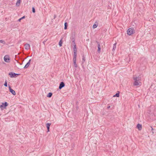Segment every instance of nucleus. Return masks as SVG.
I'll return each instance as SVG.
<instances>
[{
  "label": "nucleus",
  "instance_id": "f257e3e1",
  "mask_svg": "<svg viewBox=\"0 0 156 156\" xmlns=\"http://www.w3.org/2000/svg\"><path fill=\"white\" fill-rule=\"evenodd\" d=\"M127 32L129 35H131L134 32V31L133 29L130 28L128 29Z\"/></svg>",
  "mask_w": 156,
  "mask_h": 156
},
{
  "label": "nucleus",
  "instance_id": "f03ea898",
  "mask_svg": "<svg viewBox=\"0 0 156 156\" xmlns=\"http://www.w3.org/2000/svg\"><path fill=\"white\" fill-rule=\"evenodd\" d=\"M4 61L7 62H10V58L8 55H5L4 58Z\"/></svg>",
  "mask_w": 156,
  "mask_h": 156
},
{
  "label": "nucleus",
  "instance_id": "7ed1b4c3",
  "mask_svg": "<svg viewBox=\"0 0 156 156\" xmlns=\"http://www.w3.org/2000/svg\"><path fill=\"white\" fill-rule=\"evenodd\" d=\"M9 75L10 76L11 78H12L16 77L19 74L10 72L9 73Z\"/></svg>",
  "mask_w": 156,
  "mask_h": 156
},
{
  "label": "nucleus",
  "instance_id": "20e7f679",
  "mask_svg": "<svg viewBox=\"0 0 156 156\" xmlns=\"http://www.w3.org/2000/svg\"><path fill=\"white\" fill-rule=\"evenodd\" d=\"M133 80H134V82L140 81L141 80V78L140 77H139V76L137 77L136 76V75L133 76Z\"/></svg>",
  "mask_w": 156,
  "mask_h": 156
},
{
  "label": "nucleus",
  "instance_id": "39448f33",
  "mask_svg": "<svg viewBox=\"0 0 156 156\" xmlns=\"http://www.w3.org/2000/svg\"><path fill=\"white\" fill-rule=\"evenodd\" d=\"M96 42L98 44V52H100L101 51V45L100 44V43L97 41H96Z\"/></svg>",
  "mask_w": 156,
  "mask_h": 156
},
{
  "label": "nucleus",
  "instance_id": "423d86ee",
  "mask_svg": "<svg viewBox=\"0 0 156 156\" xmlns=\"http://www.w3.org/2000/svg\"><path fill=\"white\" fill-rule=\"evenodd\" d=\"M9 89L11 93L13 95H16V93H15V91L14 90H13V89H11V88L9 86Z\"/></svg>",
  "mask_w": 156,
  "mask_h": 156
},
{
  "label": "nucleus",
  "instance_id": "0eeeda50",
  "mask_svg": "<svg viewBox=\"0 0 156 156\" xmlns=\"http://www.w3.org/2000/svg\"><path fill=\"white\" fill-rule=\"evenodd\" d=\"M25 49L27 50L29 49L30 48V45L28 44H24Z\"/></svg>",
  "mask_w": 156,
  "mask_h": 156
},
{
  "label": "nucleus",
  "instance_id": "6e6552de",
  "mask_svg": "<svg viewBox=\"0 0 156 156\" xmlns=\"http://www.w3.org/2000/svg\"><path fill=\"white\" fill-rule=\"evenodd\" d=\"M31 62V59L29 60L28 62L26 64L25 66H24V68L26 69L29 66L30 64V63Z\"/></svg>",
  "mask_w": 156,
  "mask_h": 156
},
{
  "label": "nucleus",
  "instance_id": "1a4fd4ad",
  "mask_svg": "<svg viewBox=\"0 0 156 156\" xmlns=\"http://www.w3.org/2000/svg\"><path fill=\"white\" fill-rule=\"evenodd\" d=\"M136 127L139 130H141L142 129V125L138 123L136 126Z\"/></svg>",
  "mask_w": 156,
  "mask_h": 156
},
{
  "label": "nucleus",
  "instance_id": "9d476101",
  "mask_svg": "<svg viewBox=\"0 0 156 156\" xmlns=\"http://www.w3.org/2000/svg\"><path fill=\"white\" fill-rule=\"evenodd\" d=\"M65 86V84L63 82H61L60 84L59 87V88L60 89H61L62 87H64Z\"/></svg>",
  "mask_w": 156,
  "mask_h": 156
},
{
  "label": "nucleus",
  "instance_id": "9b49d317",
  "mask_svg": "<svg viewBox=\"0 0 156 156\" xmlns=\"http://www.w3.org/2000/svg\"><path fill=\"white\" fill-rule=\"evenodd\" d=\"M133 85L134 86L140 85L141 82L140 81H138V82L135 81L133 83Z\"/></svg>",
  "mask_w": 156,
  "mask_h": 156
},
{
  "label": "nucleus",
  "instance_id": "f8f14e48",
  "mask_svg": "<svg viewBox=\"0 0 156 156\" xmlns=\"http://www.w3.org/2000/svg\"><path fill=\"white\" fill-rule=\"evenodd\" d=\"M8 104L6 102H5L4 103H2V105L0 106V107H3L7 106Z\"/></svg>",
  "mask_w": 156,
  "mask_h": 156
},
{
  "label": "nucleus",
  "instance_id": "ddd939ff",
  "mask_svg": "<svg viewBox=\"0 0 156 156\" xmlns=\"http://www.w3.org/2000/svg\"><path fill=\"white\" fill-rule=\"evenodd\" d=\"M51 124V123H48L46 124V127H47V129H48L47 132L49 131L50 126Z\"/></svg>",
  "mask_w": 156,
  "mask_h": 156
},
{
  "label": "nucleus",
  "instance_id": "4468645a",
  "mask_svg": "<svg viewBox=\"0 0 156 156\" xmlns=\"http://www.w3.org/2000/svg\"><path fill=\"white\" fill-rule=\"evenodd\" d=\"M20 0H17V2L16 3V5L17 6H19L20 5Z\"/></svg>",
  "mask_w": 156,
  "mask_h": 156
},
{
  "label": "nucleus",
  "instance_id": "2eb2a0df",
  "mask_svg": "<svg viewBox=\"0 0 156 156\" xmlns=\"http://www.w3.org/2000/svg\"><path fill=\"white\" fill-rule=\"evenodd\" d=\"M98 26V23H95L93 25V27L94 29L96 28Z\"/></svg>",
  "mask_w": 156,
  "mask_h": 156
},
{
  "label": "nucleus",
  "instance_id": "dca6fc26",
  "mask_svg": "<svg viewBox=\"0 0 156 156\" xmlns=\"http://www.w3.org/2000/svg\"><path fill=\"white\" fill-rule=\"evenodd\" d=\"M116 43H115V44H113L112 51H114L115 50V49L116 48Z\"/></svg>",
  "mask_w": 156,
  "mask_h": 156
},
{
  "label": "nucleus",
  "instance_id": "f3484780",
  "mask_svg": "<svg viewBox=\"0 0 156 156\" xmlns=\"http://www.w3.org/2000/svg\"><path fill=\"white\" fill-rule=\"evenodd\" d=\"M52 95V93H49L48 95H47V97L48 98L51 97Z\"/></svg>",
  "mask_w": 156,
  "mask_h": 156
},
{
  "label": "nucleus",
  "instance_id": "a211bd4d",
  "mask_svg": "<svg viewBox=\"0 0 156 156\" xmlns=\"http://www.w3.org/2000/svg\"><path fill=\"white\" fill-rule=\"evenodd\" d=\"M119 93H116L114 95V96H113L114 97H119Z\"/></svg>",
  "mask_w": 156,
  "mask_h": 156
},
{
  "label": "nucleus",
  "instance_id": "6ab92c4d",
  "mask_svg": "<svg viewBox=\"0 0 156 156\" xmlns=\"http://www.w3.org/2000/svg\"><path fill=\"white\" fill-rule=\"evenodd\" d=\"M64 25H65L64 29H65V30H66V29H67V22H65V23Z\"/></svg>",
  "mask_w": 156,
  "mask_h": 156
},
{
  "label": "nucleus",
  "instance_id": "aec40b11",
  "mask_svg": "<svg viewBox=\"0 0 156 156\" xmlns=\"http://www.w3.org/2000/svg\"><path fill=\"white\" fill-rule=\"evenodd\" d=\"M62 41L61 40L59 42V45L60 47H61L62 46Z\"/></svg>",
  "mask_w": 156,
  "mask_h": 156
},
{
  "label": "nucleus",
  "instance_id": "412c9836",
  "mask_svg": "<svg viewBox=\"0 0 156 156\" xmlns=\"http://www.w3.org/2000/svg\"><path fill=\"white\" fill-rule=\"evenodd\" d=\"M0 42L4 44H5V41L3 40H0Z\"/></svg>",
  "mask_w": 156,
  "mask_h": 156
},
{
  "label": "nucleus",
  "instance_id": "4be33fe9",
  "mask_svg": "<svg viewBox=\"0 0 156 156\" xmlns=\"http://www.w3.org/2000/svg\"><path fill=\"white\" fill-rule=\"evenodd\" d=\"M73 50L74 52H77V49L76 47H74Z\"/></svg>",
  "mask_w": 156,
  "mask_h": 156
},
{
  "label": "nucleus",
  "instance_id": "5701e85b",
  "mask_svg": "<svg viewBox=\"0 0 156 156\" xmlns=\"http://www.w3.org/2000/svg\"><path fill=\"white\" fill-rule=\"evenodd\" d=\"M25 18V16H23V17H21V18H20V19H19L18 20V21H21V20H22V19H24V18Z\"/></svg>",
  "mask_w": 156,
  "mask_h": 156
},
{
  "label": "nucleus",
  "instance_id": "b1692460",
  "mask_svg": "<svg viewBox=\"0 0 156 156\" xmlns=\"http://www.w3.org/2000/svg\"><path fill=\"white\" fill-rule=\"evenodd\" d=\"M73 63L74 64V66L75 67H77V65L76 64V62H73Z\"/></svg>",
  "mask_w": 156,
  "mask_h": 156
},
{
  "label": "nucleus",
  "instance_id": "393cba45",
  "mask_svg": "<svg viewBox=\"0 0 156 156\" xmlns=\"http://www.w3.org/2000/svg\"><path fill=\"white\" fill-rule=\"evenodd\" d=\"M4 85L5 86V87H7V82H6V80L5 81V82L4 84Z\"/></svg>",
  "mask_w": 156,
  "mask_h": 156
},
{
  "label": "nucleus",
  "instance_id": "a878e982",
  "mask_svg": "<svg viewBox=\"0 0 156 156\" xmlns=\"http://www.w3.org/2000/svg\"><path fill=\"white\" fill-rule=\"evenodd\" d=\"M32 12H33L34 13L35 12V9L34 7H32Z\"/></svg>",
  "mask_w": 156,
  "mask_h": 156
},
{
  "label": "nucleus",
  "instance_id": "bb28decb",
  "mask_svg": "<svg viewBox=\"0 0 156 156\" xmlns=\"http://www.w3.org/2000/svg\"><path fill=\"white\" fill-rule=\"evenodd\" d=\"M73 62H76V58H73Z\"/></svg>",
  "mask_w": 156,
  "mask_h": 156
},
{
  "label": "nucleus",
  "instance_id": "cd10ccee",
  "mask_svg": "<svg viewBox=\"0 0 156 156\" xmlns=\"http://www.w3.org/2000/svg\"><path fill=\"white\" fill-rule=\"evenodd\" d=\"M82 60L83 61V62H84L85 61V58L84 57H83V58H82Z\"/></svg>",
  "mask_w": 156,
  "mask_h": 156
},
{
  "label": "nucleus",
  "instance_id": "c85d7f7f",
  "mask_svg": "<svg viewBox=\"0 0 156 156\" xmlns=\"http://www.w3.org/2000/svg\"><path fill=\"white\" fill-rule=\"evenodd\" d=\"M73 45L74 46V47H76V44H75V42H74V44H73Z\"/></svg>",
  "mask_w": 156,
  "mask_h": 156
},
{
  "label": "nucleus",
  "instance_id": "c756f323",
  "mask_svg": "<svg viewBox=\"0 0 156 156\" xmlns=\"http://www.w3.org/2000/svg\"><path fill=\"white\" fill-rule=\"evenodd\" d=\"M150 128H151V130H153V129L152 126H150Z\"/></svg>",
  "mask_w": 156,
  "mask_h": 156
},
{
  "label": "nucleus",
  "instance_id": "7c9ffc66",
  "mask_svg": "<svg viewBox=\"0 0 156 156\" xmlns=\"http://www.w3.org/2000/svg\"><path fill=\"white\" fill-rule=\"evenodd\" d=\"M73 58H76V55H74Z\"/></svg>",
  "mask_w": 156,
  "mask_h": 156
},
{
  "label": "nucleus",
  "instance_id": "2f4dec72",
  "mask_svg": "<svg viewBox=\"0 0 156 156\" xmlns=\"http://www.w3.org/2000/svg\"><path fill=\"white\" fill-rule=\"evenodd\" d=\"M74 55H77V54H76V52H74Z\"/></svg>",
  "mask_w": 156,
  "mask_h": 156
},
{
  "label": "nucleus",
  "instance_id": "473e14b6",
  "mask_svg": "<svg viewBox=\"0 0 156 156\" xmlns=\"http://www.w3.org/2000/svg\"><path fill=\"white\" fill-rule=\"evenodd\" d=\"M74 42H75V41H74H74H73V44H74Z\"/></svg>",
  "mask_w": 156,
  "mask_h": 156
},
{
  "label": "nucleus",
  "instance_id": "72a5a7b5",
  "mask_svg": "<svg viewBox=\"0 0 156 156\" xmlns=\"http://www.w3.org/2000/svg\"><path fill=\"white\" fill-rule=\"evenodd\" d=\"M1 108V110H3V108Z\"/></svg>",
  "mask_w": 156,
  "mask_h": 156
},
{
  "label": "nucleus",
  "instance_id": "f704fd0d",
  "mask_svg": "<svg viewBox=\"0 0 156 156\" xmlns=\"http://www.w3.org/2000/svg\"><path fill=\"white\" fill-rule=\"evenodd\" d=\"M107 107L110 108V106H108Z\"/></svg>",
  "mask_w": 156,
  "mask_h": 156
}]
</instances>
